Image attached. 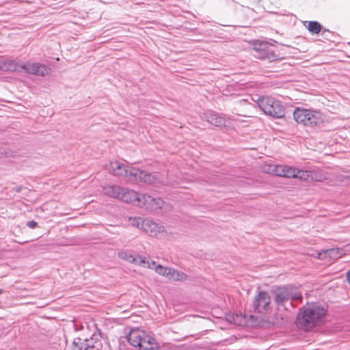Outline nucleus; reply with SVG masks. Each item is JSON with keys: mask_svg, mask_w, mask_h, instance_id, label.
Wrapping results in <instances>:
<instances>
[{"mask_svg": "<svg viewBox=\"0 0 350 350\" xmlns=\"http://www.w3.org/2000/svg\"><path fill=\"white\" fill-rule=\"evenodd\" d=\"M325 313V308L320 305L304 307L297 316V325L305 330L310 329L322 321Z\"/></svg>", "mask_w": 350, "mask_h": 350, "instance_id": "1", "label": "nucleus"}, {"mask_svg": "<svg viewBox=\"0 0 350 350\" xmlns=\"http://www.w3.org/2000/svg\"><path fill=\"white\" fill-rule=\"evenodd\" d=\"M0 70L11 72L25 71L27 74L42 77L47 75L50 72V68L48 66L38 62L23 63L14 60H7L0 63Z\"/></svg>", "mask_w": 350, "mask_h": 350, "instance_id": "2", "label": "nucleus"}, {"mask_svg": "<svg viewBox=\"0 0 350 350\" xmlns=\"http://www.w3.org/2000/svg\"><path fill=\"white\" fill-rule=\"evenodd\" d=\"M126 339L131 345L138 347L139 350H158L159 347L152 335L139 329H131Z\"/></svg>", "mask_w": 350, "mask_h": 350, "instance_id": "3", "label": "nucleus"}, {"mask_svg": "<svg viewBox=\"0 0 350 350\" xmlns=\"http://www.w3.org/2000/svg\"><path fill=\"white\" fill-rule=\"evenodd\" d=\"M251 53L257 59L267 60L269 62L280 59L276 46L264 40H254L252 42Z\"/></svg>", "mask_w": 350, "mask_h": 350, "instance_id": "4", "label": "nucleus"}, {"mask_svg": "<svg viewBox=\"0 0 350 350\" xmlns=\"http://www.w3.org/2000/svg\"><path fill=\"white\" fill-rule=\"evenodd\" d=\"M257 105L267 115L274 118H282L285 115V107L282 103L272 97H258Z\"/></svg>", "mask_w": 350, "mask_h": 350, "instance_id": "5", "label": "nucleus"}, {"mask_svg": "<svg viewBox=\"0 0 350 350\" xmlns=\"http://www.w3.org/2000/svg\"><path fill=\"white\" fill-rule=\"evenodd\" d=\"M293 118L297 123L312 127L323 122L322 114L319 111L299 107L294 110Z\"/></svg>", "mask_w": 350, "mask_h": 350, "instance_id": "6", "label": "nucleus"}, {"mask_svg": "<svg viewBox=\"0 0 350 350\" xmlns=\"http://www.w3.org/2000/svg\"><path fill=\"white\" fill-rule=\"evenodd\" d=\"M272 293L274 296V301L278 308H283L284 310H288L289 307H295L291 301V297H292L291 288L285 286H279L275 288Z\"/></svg>", "mask_w": 350, "mask_h": 350, "instance_id": "7", "label": "nucleus"}, {"mask_svg": "<svg viewBox=\"0 0 350 350\" xmlns=\"http://www.w3.org/2000/svg\"><path fill=\"white\" fill-rule=\"evenodd\" d=\"M157 179L156 174L148 173L146 171H143L132 166L129 167V174L126 180L154 184L157 183Z\"/></svg>", "mask_w": 350, "mask_h": 350, "instance_id": "8", "label": "nucleus"}, {"mask_svg": "<svg viewBox=\"0 0 350 350\" xmlns=\"http://www.w3.org/2000/svg\"><path fill=\"white\" fill-rule=\"evenodd\" d=\"M118 256L122 260H125L142 267L153 268V265H155L154 261L152 260L150 262L146 260V257L139 255L135 256L131 252L128 250L120 251Z\"/></svg>", "mask_w": 350, "mask_h": 350, "instance_id": "9", "label": "nucleus"}, {"mask_svg": "<svg viewBox=\"0 0 350 350\" xmlns=\"http://www.w3.org/2000/svg\"><path fill=\"white\" fill-rule=\"evenodd\" d=\"M271 297L265 291H260L253 301L254 311L258 313L267 312L271 307Z\"/></svg>", "mask_w": 350, "mask_h": 350, "instance_id": "10", "label": "nucleus"}, {"mask_svg": "<svg viewBox=\"0 0 350 350\" xmlns=\"http://www.w3.org/2000/svg\"><path fill=\"white\" fill-rule=\"evenodd\" d=\"M142 207L157 212L164 208L165 202L160 198H153L151 196L142 194L141 198Z\"/></svg>", "mask_w": 350, "mask_h": 350, "instance_id": "11", "label": "nucleus"}, {"mask_svg": "<svg viewBox=\"0 0 350 350\" xmlns=\"http://www.w3.org/2000/svg\"><path fill=\"white\" fill-rule=\"evenodd\" d=\"M142 194L136 191L122 187V191L120 192L119 200L126 203L133 204L135 206H142L141 198Z\"/></svg>", "mask_w": 350, "mask_h": 350, "instance_id": "12", "label": "nucleus"}, {"mask_svg": "<svg viewBox=\"0 0 350 350\" xmlns=\"http://www.w3.org/2000/svg\"><path fill=\"white\" fill-rule=\"evenodd\" d=\"M129 165H126L116 161L110 162L108 170L112 175L120 176L126 180L129 174Z\"/></svg>", "mask_w": 350, "mask_h": 350, "instance_id": "13", "label": "nucleus"}, {"mask_svg": "<svg viewBox=\"0 0 350 350\" xmlns=\"http://www.w3.org/2000/svg\"><path fill=\"white\" fill-rule=\"evenodd\" d=\"M271 171L278 176L286 178H294L296 169L293 167L286 165H275L270 166Z\"/></svg>", "mask_w": 350, "mask_h": 350, "instance_id": "14", "label": "nucleus"}, {"mask_svg": "<svg viewBox=\"0 0 350 350\" xmlns=\"http://www.w3.org/2000/svg\"><path fill=\"white\" fill-rule=\"evenodd\" d=\"M163 227L150 219H144L142 230L150 236H157L158 233L163 230Z\"/></svg>", "mask_w": 350, "mask_h": 350, "instance_id": "15", "label": "nucleus"}, {"mask_svg": "<svg viewBox=\"0 0 350 350\" xmlns=\"http://www.w3.org/2000/svg\"><path fill=\"white\" fill-rule=\"evenodd\" d=\"M206 120L216 126H221L225 124V118L214 111H208L204 114Z\"/></svg>", "mask_w": 350, "mask_h": 350, "instance_id": "16", "label": "nucleus"}, {"mask_svg": "<svg viewBox=\"0 0 350 350\" xmlns=\"http://www.w3.org/2000/svg\"><path fill=\"white\" fill-rule=\"evenodd\" d=\"M94 348V343L92 339L82 340L79 338H75L73 341L72 349L73 350H92Z\"/></svg>", "mask_w": 350, "mask_h": 350, "instance_id": "17", "label": "nucleus"}, {"mask_svg": "<svg viewBox=\"0 0 350 350\" xmlns=\"http://www.w3.org/2000/svg\"><path fill=\"white\" fill-rule=\"evenodd\" d=\"M103 191L106 196L119 200L122 187L116 185H105L103 187Z\"/></svg>", "mask_w": 350, "mask_h": 350, "instance_id": "18", "label": "nucleus"}, {"mask_svg": "<svg viewBox=\"0 0 350 350\" xmlns=\"http://www.w3.org/2000/svg\"><path fill=\"white\" fill-rule=\"evenodd\" d=\"M167 278L173 281H184L187 278V275L182 271L170 268V273Z\"/></svg>", "mask_w": 350, "mask_h": 350, "instance_id": "19", "label": "nucleus"}, {"mask_svg": "<svg viewBox=\"0 0 350 350\" xmlns=\"http://www.w3.org/2000/svg\"><path fill=\"white\" fill-rule=\"evenodd\" d=\"M312 171L311 170H297L295 172V175L294 178H298L300 180H306L308 181L310 180V176L312 175Z\"/></svg>", "mask_w": 350, "mask_h": 350, "instance_id": "20", "label": "nucleus"}, {"mask_svg": "<svg viewBox=\"0 0 350 350\" xmlns=\"http://www.w3.org/2000/svg\"><path fill=\"white\" fill-rule=\"evenodd\" d=\"M307 28L310 33L317 34L321 31V25L317 21H310Z\"/></svg>", "mask_w": 350, "mask_h": 350, "instance_id": "21", "label": "nucleus"}, {"mask_svg": "<svg viewBox=\"0 0 350 350\" xmlns=\"http://www.w3.org/2000/svg\"><path fill=\"white\" fill-rule=\"evenodd\" d=\"M152 269H155L156 272L158 273L159 275L166 276L167 278L170 273V268L165 267L160 265H157L156 263H155V265H153Z\"/></svg>", "mask_w": 350, "mask_h": 350, "instance_id": "22", "label": "nucleus"}, {"mask_svg": "<svg viewBox=\"0 0 350 350\" xmlns=\"http://www.w3.org/2000/svg\"><path fill=\"white\" fill-rule=\"evenodd\" d=\"M144 218H142L140 217H130L129 221L132 226H135L137 228H141L142 230V227L144 226Z\"/></svg>", "mask_w": 350, "mask_h": 350, "instance_id": "23", "label": "nucleus"}, {"mask_svg": "<svg viewBox=\"0 0 350 350\" xmlns=\"http://www.w3.org/2000/svg\"><path fill=\"white\" fill-rule=\"evenodd\" d=\"M312 174L310 176L311 180L321 182L325 179V176L319 172L312 171Z\"/></svg>", "mask_w": 350, "mask_h": 350, "instance_id": "24", "label": "nucleus"}, {"mask_svg": "<svg viewBox=\"0 0 350 350\" xmlns=\"http://www.w3.org/2000/svg\"><path fill=\"white\" fill-rule=\"evenodd\" d=\"M326 254L332 258H338L341 256V253L338 249H329L326 251Z\"/></svg>", "mask_w": 350, "mask_h": 350, "instance_id": "25", "label": "nucleus"}, {"mask_svg": "<svg viewBox=\"0 0 350 350\" xmlns=\"http://www.w3.org/2000/svg\"><path fill=\"white\" fill-rule=\"evenodd\" d=\"M302 299V295L300 292H295V293H293L292 291V297H291V301L293 302V301H295V300H300L301 301Z\"/></svg>", "mask_w": 350, "mask_h": 350, "instance_id": "26", "label": "nucleus"}, {"mask_svg": "<svg viewBox=\"0 0 350 350\" xmlns=\"http://www.w3.org/2000/svg\"><path fill=\"white\" fill-rule=\"evenodd\" d=\"M27 226L30 228H34L37 226V222L31 220L27 222Z\"/></svg>", "mask_w": 350, "mask_h": 350, "instance_id": "27", "label": "nucleus"}, {"mask_svg": "<svg viewBox=\"0 0 350 350\" xmlns=\"http://www.w3.org/2000/svg\"><path fill=\"white\" fill-rule=\"evenodd\" d=\"M347 279L349 283H350V270L348 271L347 273Z\"/></svg>", "mask_w": 350, "mask_h": 350, "instance_id": "28", "label": "nucleus"}, {"mask_svg": "<svg viewBox=\"0 0 350 350\" xmlns=\"http://www.w3.org/2000/svg\"><path fill=\"white\" fill-rule=\"evenodd\" d=\"M3 291L0 289V295L2 293Z\"/></svg>", "mask_w": 350, "mask_h": 350, "instance_id": "29", "label": "nucleus"}]
</instances>
